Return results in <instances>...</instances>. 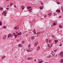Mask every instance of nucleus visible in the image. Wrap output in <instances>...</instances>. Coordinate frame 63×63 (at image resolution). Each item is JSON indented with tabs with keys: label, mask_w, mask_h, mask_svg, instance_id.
Returning <instances> with one entry per match:
<instances>
[{
	"label": "nucleus",
	"mask_w": 63,
	"mask_h": 63,
	"mask_svg": "<svg viewBox=\"0 0 63 63\" xmlns=\"http://www.w3.org/2000/svg\"><path fill=\"white\" fill-rule=\"evenodd\" d=\"M14 29H17L18 30V29H19V28H18V27L16 26V27H15Z\"/></svg>",
	"instance_id": "nucleus-14"
},
{
	"label": "nucleus",
	"mask_w": 63,
	"mask_h": 63,
	"mask_svg": "<svg viewBox=\"0 0 63 63\" xmlns=\"http://www.w3.org/2000/svg\"><path fill=\"white\" fill-rule=\"evenodd\" d=\"M57 49H56L55 50H54V52H56L57 51Z\"/></svg>",
	"instance_id": "nucleus-38"
},
{
	"label": "nucleus",
	"mask_w": 63,
	"mask_h": 63,
	"mask_svg": "<svg viewBox=\"0 0 63 63\" xmlns=\"http://www.w3.org/2000/svg\"><path fill=\"white\" fill-rule=\"evenodd\" d=\"M61 7V9H62V12H63V8L62 7Z\"/></svg>",
	"instance_id": "nucleus-32"
},
{
	"label": "nucleus",
	"mask_w": 63,
	"mask_h": 63,
	"mask_svg": "<svg viewBox=\"0 0 63 63\" xmlns=\"http://www.w3.org/2000/svg\"><path fill=\"white\" fill-rule=\"evenodd\" d=\"M60 62H61V63H63V59H61V60Z\"/></svg>",
	"instance_id": "nucleus-20"
},
{
	"label": "nucleus",
	"mask_w": 63,
	"mask_h": 63,
	"mask_svg": "<svg viewBox=\"0 0 63 63\" xmlns=\"http://www.w3.org/2000/svg\"><path fill=\"white\" fill-rule=\"evenodd\" d=\"M18 47H22L23 46L21 44H20L19 45Z\"/></svg>",
	"instance_id": "nucleus-11"
},
{
	"label": "nucleus",
	"mask_w": 63,
	"mask_h": 63,
	"mask_svg": "<svg viewBox=\"0 0 63 63\" xmlns=\"http://www.w3.org/2000/svg\"><path fill=\"white\" fill-rule=\"evenodd\" d=\"M16 34H18V33H17V32H16Z\"/></svg>",
	"instance_id": "nucleus-56"
},
{
	"label": "nucleus",
	"mask_w": 63,
	"mask_h": 63,
	"mask_svg": "<svg viewBox=\"0 0 63 63\" xmlns=\"http://www.w3.org/2000/svg\"><path fill=\"white\" fill-rule=\"evenodd\" d=\"M15 57V58H17V57H16V56Z\"/></svg>",
	"instance_id": "nucleus-54"
},
{
	"label": "nucleus",
	"mask_w": 63,
	"mask_h": 63,
	"mask_svg": "<svg viewBox=\"0 0 63 63\" xmlns=\"http://www.w3.org/2000/svg\"><path fill=\"white\" fill-rule=\"evenodd\" d=\"M59 46H60V47H61V46H62V45L61 44H60L59 45Z\"/></svg>",
	"instance_id": "nucleus-45"
},
{
	"label": "nucleus",
	"mask_w": 63,
	"mask_h": 63,
	"mask_svg": "<svg viewBox=\"0 0 63 63\" xmlns=\"http://www.w3.org/2000/svg\"><path fill=\"white\" fill-rule=\"evenodd\" d=\"M36 36H38V35H37Z\"/></svg>",
	"instance_id": "nucleus-60"
},
{
	"label": "nucleus",
	"mask_w": 63,
	"mask_h": 63,
	"mask_svg": "<svg viewBox=\"0 0 63 63\" xmlns=\"http://www.w3.org/2000/svg\"><path fill=\"white\" fill-rule=\"evenodd\" d=\"M41 33V32H37L36 33L37 34H40Z\"/></svg>",
	"instance_id": "nucleus-35"
},
{
	"label": "nucleus",
	"mask_w": 63,
	"mask_h": 63,
	"mask_svg": "<svg viewBox=\"0 0 63 63\" xmlns=\"http://www.w3.org/2000/svg\"><path fill=\"white\" fill-rule=\"evenodd\" d=\"M14 7H15V8H16V6H15V5H14Z\"/></svg>",
	"instance_id": "nucleus-44"
},
{
	"label": "nucleus",
	"mask_w": 63,
	"mask_h": 63,
	"mask_svg": "<svg viewBox=\"0 0 63 63\" xmlns=\"http://www.w3.org/2000/svg\"><path fill=\"white\" fill-rule=\"evenodd\" d=\"M40 49V46H38L36 48V50L37 51H39Z\"/></svg>",
	"instance_id": "nucleus-6"
},
{
	"label": "nucleus",
	"mask_w": 63,
	"mask_h": 63,
	"mask_svg": "<svg viewBox=\"0 0 63 63\" xmlns=\"http://www.w3.org/2000/svg\"><path fill=\"white\" fill-rule=\"evenodd\" d=\"M40 60H40V59L38 60L39 61H40Z\"/></svg>",
	"instance_id": "nucleus-53"
},
{
	"label": "nucleus",
	"mask_w": 63,
	"mask_h": 63,
	"mask_svg": "<svg viewBox=\"0 0 63 63\" xmlns=\"http://www.w3.org/2000/svg\"><path fill=\"white\" fill-rule=\"evenodd\" d=\"M5 57H6V56H3L2 57V59H3V58H5Z\"/></svg>",
	"instance_id": "nucleus-31"
},
{
	"label": "nucleus",
	"mask_w": 63,
	"mask_h": 63,
	"mask_svg": "<svg viewBox=\"0 0 63 63\" xmlns=\"http://www.w3.org/2000/svg\"><path fill=\"white\" fill-rule=\"evenodd\" d=\"M32 7H27V9H31Z\"/></svg>",
	"instance_id": "nucleus-18"
},
{
	"label": "nucleus",
	"mask_w": 63,
	"mask_h": 63,
	"mask_svg": "<svg viewBox=\"0 0 63 63\" xmlns=\"http://www.w3.org/2000/svg\"><path fill=\"white\" fill-rule=\"evenodd\" d=\"M22 44H23L24 43V41H22Z\"/></svg>",
	"instance_id": "nucleus-34"
},
{
	"label": "nucleus",
	"mask_w": 63,
	"mask_h": 63,
	"mask_svg": "<svg viewBox=\"0 0 63 63\" xmlns=\"http://www.w3.org/2000/svg\"><path fill=\"white\" fill-rule=\"evenodd\" d=\"M10 0H6V1H10Z\"/></svg>",
	"instance_id": "nucleus-47"
},
{
	"label": "nucleus",
	"mask_w": 63,
	"mask_h": 63,
	"mask_svg": "<svg viewBox=\"0 0 63 63\" xmlns=\"http://www.w3.org/2000/svg\"><path fill=\"white\" fill-rule=\"evenodd\" d=\"M54 14H55V13H54Z\"/></svg>",
	"instance_id": "nucleus-63"
},
{
	"label": "nucleus",
	"mask_w": 63,
	"mask_h": 63,
	"mask_svg": "<svg viewBox=\"0 0 63 63\" xmlns=\"http://www.w3.org/2000/svg\"><path fill=\"white\" fill-rule=\"evenodd\" d=\"M34 39H35V37H34V36H32L31 37V39L32 40H34Z\"/></svg>",
	"instance_id": "nucleus-7"
},
{
	"label": "nucleus",
	"mask_w": 63,
	"mask_h": 63,
	"mask_svg": "<svg viewBox=\"0 0 63 63\" xmlns=\"http://www.w3.org/2000/svg\"><path fill=\"white\" fill-rule=\"evenodd\" d=\"M48 47H49L51 48V46H50V45H49V44H48Z\"/></svg>",
	"instance_id": "nucleus-29"
},
{
	"label": "nucleus",
	"mask_w": 63,
	"mask_h": 63,
	"mask_svg": "<svg viewBox=\"0 0 63 63\" xmlns=\"http://www.w3.org/2000/svg\"><path fill=\"white\" fill-rule=\"evenodd\" d=\"M45 40H46V43L48 44V39H46Z\"/></svg>",
	"instance_id": "nucleus-17"
},
{
	"label": "nucleus",
	"mask_w": 63,
	"mask_h": 63,
	"mask_svg": "<svg viewBox=\"0 0 63 63\" xmlns=\"http://www.w3.org/2000/svg\"><path fill=\"white\" fill-rule=\"evenodd\" d=\"M7 10H5L3 11L2 13V15L4 14V16H6V14H7Z\"/></svg>",
	"instance_id": "nucleus-1"
},
{
	"label": "nucleus",
	"mask_w": 63,
	"mask_h": 63,
	"mask_svg": "<svg viewBox=\"0 0 63 63\" xmlns=\"http://www.w3.org/2000/svg\"><path fill=\"white\" fill-rule=\"evenodd\" d=\"M2 25V23L1 21H0V26H1Z\"/></svg>",
	"instance_id": "nucleus-26"
},
{
	"label": "nucleus",
	"mask_w": 63,
	"mask_h": 63,
	"mask_svg": "<svg viewBox=\"0 0 63 63\" xmlns=\"http://www.w3.org/2000/svg\"><path fill=\"white\" fill-rule=\"evenodd\" d=\"M44 17L45 18H46L47 17V16L46 15H45L44 16Z\"/></svg>",
	"instance_id": "nucleus-43"
},
{
	"label": "nucleus",
	"mask_w": 63,
	"mask_h": 63,
	"mask_svg": "<svg viewBox=\"0 0 63 63\" xmlns=\"http://www.w3.org/2000/svg\"><path fill=\"white\" fill-rule=\"evenodd\" d=\"M33 49L31 48H29L27 50V52H31L32 51H33Z\"/></svg>",
	"instance_id": "nucleus-2"
},
{
	"label": "nucleus",
	"mask_w": 63,
	"mask_h": 63,
	"mask_svg": "<svg viewBox=\"0 0 63 63\" xmlns=\"http://www.w3.org/2000/svg\"><path fill=\"white\" fill-rule=\"evenodd\" d=\"M61 16H60L59 17H58V18H61Z\"/></svg>",
	"instance_id": "nucleus-40"
},
{
	"label": "nucleus",
	"mask_w": 63,
	"mask_h": 63,
	"mask_svg": "<svg viewBox=\"0 0 63 63\" xmlns=\"http://www.w3.org/2000/svg\"><path fill=\"white\" fill-rule=\"evenodd\" d=\"M50 42H51V40H49V43H50Z\"/></svg>",
	"instance_id": "nucleus-49"
},
{
	"label": "nucleus",
	"mask_w": 63,
	"mask_h": 63,
	"mask_svg": "<svg viewBox=\"0 0 63 63\" xmlns=\"http://www.w3.org/2000/svg\"><path fill=\"white\" fill-rule=\"evenodd\" d=\"M10 5H11V6H12V5H13V3H11Z\"/></svg>",
	"instance_id": "nucleus-37"
},
{
	"label": "nucleus",
	"mask_w": 63,
	"mask_h": 63,
	"mask_svg": "<svg viewBox=\"0 0 63 63\" xmlns=\"http://www.w3.org/2000/svg\"><path fill=\"white\" fill-rule=\"evenodd\" d=\"M38 42L36 41L34 44V47H37V45H38Z\"/></svg>",
	"instance_id": "nucleus-4"
},
{
	"label": "nucleus",
	"mask_w": 63,
	"mask_h": 63,
	"mask_svg": "<svg viewBox=\"0 0 63 63\" xmlns=\"http://www.w3.org/2000/svg\"><path fill=\"white\" fill-rule=\"evenodd\" d=\"M58 41V40H55V44H57V42Z\"/></svg>",
	"instance_id": "nucleus-19"
},
{
	"label": "nucleus",
	"mask_w": 63,
	"mask_h": 63,
	"mask_svg": "<svg viewBox=\"0 0 63 63\" xmlns=\"http://www.w3.org/2000/svg\"><path fill=\"white\" fill-rule=\"evenodd\" d=\"M34 61L35 62L36 61V59H35L34 60Z\"/></svg>",
	"instance_id": "nucleus-48"
},
{
	"label": "nucleus",
	"mask_w": 63,
	"mask_h": 63,
	"mask_svg": "<svg viewBox=\"0 0 63 63\" xmlns=\"http://www.w3.org/2000/svg\"><path fill=\"white\" fill-rule=\"evenodd\" d=\"M6 37H7V36L6 35H4V36H3V40H5V39H6Z\"/></svg>",
	"instance_id": "nucleus-9"
},
{
	"label": "nucleus",
	"mask_w": 63,
	"mask_h": 63,
	"mask_svg": "<svg viewBox=\"0 0 63 63\" xmlns=\"http://www.w3.org/2000/svg\"><path fill=\"white\" fill-rule=\"evenodd\" d=\"M28 35V34H26V37H27V36Z\"/></svg>",
	"instance_id": "nucleus-46"
},
{
	"label": "nucleus",
	"mask_w": 63,
	"mask_h": 63,
	"mask_svg": "<svg viewBox=\"0 0 63 63\" xmlns=\"http://www.w3.org/2000/svg\"><path fill=\"white\" fill-rule=\"evenodd\" d=\"M21 32H20L19 33H18V35L21 36Z\"/></svg>",
	"instance_id": "nucleus-13"
},
{
	"label": "nucleus",
	"mask_w": 63,
	"mask_h": 63,
	"mask_svg": "<svg viewBox=\"0 0 63 63\" xmlns=\"http://www.w3.org/2000/svg\"><path fill=\"white\" fill-rule=\"evenodd\" d=\"M51 37H52L53 38H54V36H53V35H51Z\"/></svg>",
	"instance_id": "nucleus-39"
},
{
	"label": "nucleus",
	"mask_w": 63,
	"mask_h": 63,
	"mask_svg": "<svg viewBox=\"0 0 63 63\" xmlns=\"http://www.w3.org/2000/svg\"><path fill=\"white\" fill-rule=\"evenodd\" d=\"M59 27L60 28H62V26H59Z\"/></svg>",
	"instance_id": "nucleus-28"
},
{
	"label": "nucleus",
	"mask_w": 63,
	"mask_h": 63,
	"mask_svg": "<svg viewBox=\"0 0 63 63\" xmlns=\"http://www.w3.org/2000/svg\"><path fill=\"white\" fill-rule=\"evenodd\" d=\"M57 4H60V3H59L58 2H57Z\"/></svg>",
	"instance_id": "nucleus-42"
},
{
	"label": "nucleus",
	"mask_w": 63,
	"mask_h": 63,
	"mask_svg": "<svg viewBox=\"0 0 63 63\" xmlns=\"http://www.w3.org/2000/svg\"><path fill=\"white\" fill-rule=\"evenodd\" d=\"M40 9H41V10H42L43 9V7H40Z\"/></svg>",
	"instance_id": "nucleus-27"
},
{
	"label": "nucleus",
	"mask_w": 63,
	"mask_h": 63,
	"mask_svg": "<svg viewBox=\"0 0 63 63\" xmlns=\"http://www.w3.org/2000/svg\"><path fill=\"white\" fill-rule=\"evenodd\" d=\"M60 55L62 57H63V52H61L60 54Z\"/></svg>",
	"instance_id": "nucleus-5"
},
{
	"label": "nucleus",
	"mask_w": 63,
	"mask_h": 63,
	"mask_svg": "<svg viewBox=\"0 0 63 63\" xmlns=\"http://www.w3.org/2000/svg\"><path fill=\"white\" fill-rule=\"evenodd\" d=\"M35 37H36V36H35Z\"/></svg>",
	"instance_id": "nucleus-59"
},
{
	"label": "nucleus",
	"mask_w": 63,
	"mask_h": 63,
	"mask_svg": "<svg viewBox=\"0 0 63 63\" xmlns=\"http://www.w3.org/2000/svg\"><path fill=\"white\" fill-rule=\"evenodd\" d=\"M16 41H17V42H19V40H17Z\"/></svg>",
	"instance_id": "nucleus-50"
},
{
	"label": "nucleus",
	"mask_w": 63,
	"mask_h": 63,
	"mask_svg": "<svg viewBox=\"0 0 63 63\" xmlns=\"http://www.w3.org/2000/svg\"><path fill=\"white\" fill-rule=\"evenodd\" d=\"M32 57H29L28 58V60H32Z\"/></svg>",
	"instance_id": "nucleus-10"
},
{
	"label": "nucleus",
	"mask_w": 63,
	"mask_h": 63,
	"mask_svg": "<svg viewBox=\"0 0 63 63\" xmlns=\"http://www.w3.org/2000/svg\"><path fill=\"white\" fill-rule=\"evenodd\" d=\"M48 57H49H49H47V58H48Z\"/></svg>",
	"instance_id": "nucleus-61"
},
{
	"label": "nucleus",
	"mask_w": 63,
	"mask_h": 63,
	"mask_svg": "<svg viewBox=\"0 0 63 63\" xmlns=\"http://www.w3.org/2000/svg\"><path fill=\"white\" fill-rule=\"evenodd\" d=\"M3 10V8L0 7V10L2 11V10Z\"/></svg>",
	"instance_id": "nucleus-30"
},
{
	"label": "nucleus",
	"mask_w": 63,
	"mask_h": 63,
	"mask_svg": "<svg viewBox=\"0 0 63 63\" xmlns=\"http://www.w3.org/2000/svg\"><path fill=\"white\" fill-rule=\"evenodd\" d=\"M7 10H9V8H7Z\"/></svg>",
	"instance_id": "nucleus-51"
},
{
	"label": "nucleus",
	"mask_w": 63,
	"mask_h": 63,
	"mask_svg": "<svg viewBox=\"0 0 63 63\" xmlns=\"http://www.w3.org/2000/svg\"><path fill=\"white\" fill-rule=\"evenodd\" d=\"M18 35V34H16V35H15V37H16Z\"/></svg>",
	"instance_id": "nucleus-41"
},
{
	"label": "nucleus",
	"mask_w": 63,
	"mask_h": 63,
	"mask_svg": "<svg viewBox=\"0 0 63 63\" xmlns=\"http://www.w3.org/2000/svg\"><path fill=\"white\" fill-rule=\"evenodd\" d=\"M12 35L13 36H15V35H16V34L15 33H14L13 34H12Z\"/></svg>",
	"instance_id": "nucleus-33"
},
{
	"label": "nucleus",
	"mask_w": 63,
	"mask_h": 63,
	"mask_svg": "<svg viewBox=\"0 0 63 63\" xmlns=\"http://www.w3.org/2000/svg\"><path fill=\"white\" fill-rule=\"evenodd\" d=\"M62 42H63V41H62Z\"/></svg>",
	"instance_id": "nucleus-64"
},
{
	"label": "nucleus",
	"mask_w": 63,
	"mask_h": 63,
	"mask_svg": "<svg viewBox=\"0 0 63 63\" xmlns=\"http://www.w3.org/2000/svg\"><path fill=\"white\" fill-rule=\"evenodd\" d=\"M43 19V18H41V19Z\"/></svg>",
	"instance_id": "nucleus-58"
},
{
	"label": "nucleus",
	"mask_w": 63,
	"mask_h": 63,
	"mask_svg": "<svg viewBox=\"0 0 63 63\" xmlns=\"http://www.w3.org/2000/svg\"><path fill=\"white\" fill-rule=\"evenodd\" d=\"M31 47V45H30V44L28 46V47L29 48H30V47Z\"/></svg>",
	"instance_id": "nucleus-25"
},
{
	"label": "nucleus",
	"mask_w": 63,
	"mask_h": 63,
	"mask_svg": "<svg viewBox=\"0 0 63 63\" xmlns=\"http://www.w3.org/2000/svg\"><path fill=\"white\" fill-rule=\"evenodd\" d=\"M52 47V45H51V47Z\"/></svg>",
	"instance_id": "nucleus-55"
},
{
	"label": "nucleus",
	"mask_w": 63,
	"mask_h": 63,
	"mask_svg": "<svg viewBox=\"0 0 63 63\" xmlns=\"http://www.w3.org/2000/svg\"><path fill=\"white\" fill-rule=\"evenodd\" d=\"M48 16H50L51 15V13H49L48 14Z\"/></svg>",
	"instance_id": "nucleus-22"
},
{
	"label": "nucleus",
	"mask_w": 63,
	"mask_h": 63,
	"mask_svg": "<svg viewBox=\"0 0 63 63\" xmlns=\"http://www.w3.org/2000/svg\"><path fill=\"white\" fill-rule=\"evenodd\" d=\"M53 24V26H55V25H56V23L55 22Z\"/></svg>",
	"instance_id": "nucleus-24"
},
{
	"label": "nucleus",
	"mask_w": 63,
	"mask_h": 63,
	"mask_svg": "<svg viewBox=\"0 0 63 63\" xmlns=\"http://www.w3.org/2000/svg\"><path fill=\"white\" fill-rule=\"evenodd\" d=\"M32 10V9H31L29 10V11L30 12H32V11H31Z\"/></svg>",
	"instance_id": "nucleus-23"
},
{
	"label": "nucleus",
	"mask_w": 63,
	"mask_h": 63,
	"mask_svg": "<svg viewBox=\"0 0 63 63\" xmlns=\"http://www.w3.org/2000/svg\"><path fill=\"white\" fill-rule=\"evenodd\" d=\"M13 37V34L9 33L8 35V37L7 38H8L9 37Z\"/></svg>",
	"instance_id": "nucleus-3"
},
{
	"label": "nucleus",
	"mask_w": 63,
	"mask_h": 63,
	"mask_svg": "<svg viewBox=\"0 0 63 63\" xmlns=\"http://www.w3.org/2000/svg\"><path fill=\"white\" fill-rule=\"evenodd\" d=\"M44 61H41L39 62H37L38 63H42V62H44Z\"/></svg>",
	"instance_id": "nucleus-16"
},
{
	"label": "nucleus",
	"mask_w": 63,
	"mask_h": 63,
	"mask_svg": "<svg viewBox=\"0 0 63 63\" xmlns=\"http://www.w3.org/2000/svg\"><path fill=\"white\" fill-rule=\"evenodd\" d=\"M35 31H35V29H34L33 31H32L33 33H34V34H35L36 33V32H35Z\"/></svg>",
	"instance_id": "nucleus-12"
},
{
	"label": "nucleus",
	"mask_w": 63,
	"mask_h": 63,
	"mask_svg": "<svg viewBox=\"0 0 63 63\" xmlns=\"http://www.w3.org/2000/svg\"><path fill=\"white\" fill-rule=\"evenodd\" d=\"M21 8L23 10L25 9V6L23 5H22L21 6Z\"/></svg>",
	"instance_id": "nucleus-8"
},
{
	"label": "nucleus",
	"mask_w": 63,
	"mask_h": 63,
	"mask_svg": "<svg viewBox=\"0 0 63 63\" xmlns=\"http://www.w3.org/2000/svg\"><path fill=\"white\" fill-rule=\"evenodd\" d=\"M52 53H51V54H52L53 56H54L55 55V54L52 51Z\"/></svg>",
	"instance_id": "nucleus-15"
},
{
	"label": "nucleus",
	"mask_w": 63,
	"mask_h": 63,
	"mask_svg": "<svg viewBox=\"0 0 63 63\" xmlns=\"http://www.w3.org/2000/svg\"><path fill=\"white\" fill-rule=\"evenodd\" d=\"M57 15H56V14L55 15H54V16H55V15H56V16H57Z\"/></svg>",
	"instance_id": "nucleus-52"
},
{
	"label": "nucleus",
	"mask_w": 63,
	"mask_h": 63,
	"mask_svg": "<svg viewBox=\"0 0 63 63\" xmlns=\"http://www.w3.org/2000/svg\"><path fill=\"white\" fill-rule=\"evenodd\" d=\"M3 28H6V27L5 26H4L3 27Z\"/></svg>",
	"instance_id": "nucleus-36"
},
{
	"label": "nucleus",
	"mask_w": 63,
	"mask_h": 63,
	"mask_svg": "<svg viewBox=\"0 0 63 63\" xmlns=\"http://www.w3.org/2000/svg\"><path fill=\"white\" fill-rule=\"evenodd\" d=\"M15 38H16V37L15 36Z\"/></svg>",
	"instance_id": "nucleus-57"
},
{
	"label": "nucleus",
	"mask_w": 63,
	"mask_h": 63,
	"mask_svg": "<svg viewBox=\"0 0 63 63\" xmlns=\"http://www.w3.org/2000/svg\"><path fill=\"white\" fill-rule=\"evenodd\" d=\"M56 12H58L59 13H60V10H56Z\"/></svg>",
	"instance_id": "nucleus-21"
},
{
	"label": "nucleus",
	"mask_w": 63,
	"mask_h": 63,
	"mask_svg": "<svg viewBox=\"0 0 63 63\" xmlns=\"http://www.w3.org/2000/svg\"><path fill=\"white\" fill-rule=\"evenodd\" d=\"M43 4H42V5H43Z\"/></svg>",
	"instance_id": "nucleus-62"
}]
</instances>
